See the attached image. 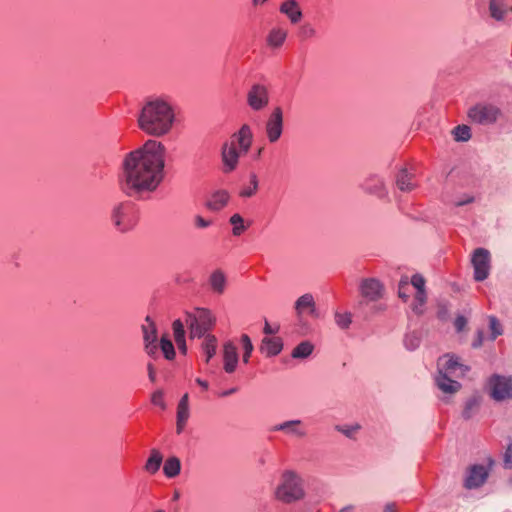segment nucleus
Returning a JSON list of instances; mask_svg holds the SVG:
<instances>
[{
	"instance_id": "f03ea898",
	"label": "nucleus",
	"mask_w": 512,
	"mask_h": 512,
	"mask_svg": "<svg viewBox=\"0 0 512 512\" xmlns=\"http://www.w3.org/2000/svg\"><path fill=\"white\" fill-rule=\"evenodd\" d=\"M175 117L170 102L163 98H153L142 107L138 116V126L150 136L162 137L171 131Z\"/></svg>"
},
{
	"instance_id": "c03bdc74",
	"label": "nucleus",
	"mask_w": 512,
	"mask_h": 512,
	"mask_svg": "<svg viewBox=\"0 0 512 512\" xmlns=\"http://www.w3.org/2000/svg\"><path fill=\"white\" fill-rule=\"evenodd\" d=\"M212 224V221L209 219H205L201 215L194 216V225L198 229L208 228Z\"/></svg>"
},
{
	"instance_id": "79ce46f5",
	"label": "nucleus",
	"mask_w": 512,
	"mask_h": 512,
	"mask_svg": "<svg viewBox=\"0 0 512 512\" xmlns=\"http://www.w3.org/2000/svg\"><path fill=\"white\" fill-rule=\"evenodd\" d=\"M299 35L303 39L313 38L316 35V30L312 25L304 24L300 27Z\"/></svg>"
},
{
	"instance_id": "dca6fc26",
	"label": "nucleus",
	"mask_w": 512,
	"mask_h": 512,
	"mask_svg": "<svg viewBox=\"0 0 512 512\" xmlns=\"http://www.w3.org/2000/svg\"><path fill=\"white\" fill-rule=\"evenodd\" d=\"M190 417V409H189V395L185 393L177 406V416H176V432L177 434H181L184 430L186 423Z\"/></svg>"
},
{
	"instance_id": "c9c22d12",
	"label": "nucleus",
	"mask_w": 512,
	"mask_h": 512,
	"mask_svg": "<svg viewBox=\"0 0 512 512\" xmlns=\"http://www.w3.org/2000/svg\"><path fill=\"white\" fill-rule=\"evenodd\" d=\"M456 141H468L471 138L470 128L466 125H458L453 129Z\"/></svg>"
},
{
	"instance_id": "393cba45",
	"label": "nucleus",
	"mask_w": 512,
	"mask_h": 512,
	"mask_svg": "<svg viewBox=\"0 0 512 512\" xmlns=\"http://www.w3.org/2000/svg\"><path fill=\"white\" fill-rule=\"evenodd\" d=\"M287 34V30L281 27H275L271 29L267 36L268 46L272 48L281 47L287 38Z\"/></svg>"
},
{
	"instance_id": "412c9836",
	"label": "nucleus",
	"mask_w": 512,
	"mask_h": 512,
	"mask_svg": "<svg viewBox=\"0 0 512 512\" xmlns=\"http://www.w3.org/2000/svg\"><path fill=\"white\" fill-rule=\"evenodd\" d=\"M279 10L290 19L292 24L298 23L303 16L296 0H286L281 4Z\"/></svg>"
},
{
	"instance_id": "49530a36",
	"label": "nucleus",
	"mask_w": 512,
	"mask_h": 512,
	"mask_svg": "<svg viewBox=\"0 0 512 512\" xmlns=\"http://www.w3.org/2000/svg\"><path fill=\"white\" fill-rule=\"evenodd\" d=\"M151 401L154 405H157L162 409L166 408V404L163 400V392L161 390H158L152 394Z\"/></svg>"
},
{
	"instance_id": "13d9d810",
	"label": "nucleus",
	"mask_w": 512,
	"mask_h": 512,
	"mask_svg": "<svg viewBox=\"0 0 512 512\" xmlns=\"http://www.w3.org/2000/svg\"><path fill=\"white\" fill-rule=\"evenodd\" d=\"M196 383H197L198 385H200V386H201L203 389H205V390H207V389H208V387H209V386H208V382H207V381H204V380H202V379H200V378H197V379H196Z\"/></svg>"
},
{
	"instance_id": "9b49d317",
	"label": "nucleus",
	"mask_w": 512,
	"mask_h": 512,
	"mask_svg": "<svg viewBox=\"0 0 512 512\" xmlns=\"http://www.w3.org/2000/svg\"><path fill=\"white\" fill-rule=\"evenodd\" d=\"M490 260V252L487 249L477 248L474 251L471 262L476 281H483L489 276Z\"/></svg>"
},
{
	"instance_id": "cd10ccee",
	"label": "nucleus",
	"mask_w": 512,
	"mask_h": 512,
	"mask_svg": "<svg viewBox=\"0 0 512 512\" xmlns=\"http://www.w3.org/2000/svg\"><path fill=\"white\" fill-rule=\"evenodd\" d=\"M181 470V462L177 457L168 458L163 466V472L166 477L174 478L179 475Z\"/></svg>"
},
{
	"instance_id": "20e7f679",
	"label": "nucleus",
	"mask_w": 512,
	"mask_h": 512,
	"mask_svg": "<svg viewBox=\"0 0 512 512\" xmlns=\"http://www.w3.org/2000/svg\"><path fill=\"white\" fill-rule=\"evenodd\" d=\"M253 140V134L249 125L244 124L238 132L231 136L230 141L225 142L221 148V159L224 173L234 171L239 162V157L246 154Z\"/></svg>"
},
{
	"instance_id": "a19ab883",
	"label": "nucleus",
	"mask_w": 512,
	"mask_h": 512,
	"mask_svg": "<svg viewBox=\"0 0 512 512\" xmlns=\"http://www.w3.org/2000/svg\"><path fill=\"white\" fill-rule=\"evenodd\" d=\"M490 329L492 331V340H495L499 335L502 334L500 323L495 316L489 317Z\"/></svg>"
},
{
	"instance_id": "4468645a",
	"label": "nucleus",
	"mask_w": 512,
	"mask_h": 512,
	"mask_svg": "<svg viewBox=\"0 0 512 512\" xmlns=\"http://www.w3.org/2000/svg\"><path fill=\"white\" fill-rule=\"evenodd\" d=\"M360 291L362 297L367 301H377L382 298L384 288L377 279L370 278L362 281Z\"/></svg>"
},
{
	"instance_id": "e2e57ef3",
	"label": "nucleus",
	"mask_w": 512,
	"mask_h": 512,
	"mask_svg": "<svg viewBox=\"0 0 512 512\" xmlns=\"http://www.w3.org/2000/svg\"><path fill=\"white\" fill-rule=\"evenodd\" d=\"M179 497H180V493L178 491H175L174 495H173V500L177 501L179 499Z\"/></svg>"
},
{
	"instance_id": "0e129e2a",
	"label": "nucleus",
	"mask_w": 512,
	"mask_h": 512,
	"mask_svg": "<svg viewBox=\"0 0 512 512\" xmlns=\"http://www.w3.org/2000/svg\"><path fill=\"white\" fill-rule=\"evenodd\" d=\"M155 512H164L163 510L159 509V510H156Z\"/></svg>"
},
{
	"instance_id": "7ed1b4c3",
	"label": "nucleus",
	"mask_w": 512,
	"mask_h": 512,
	"mask_svg": "<svg viewBox=\"0 0 512 512\" xmlns=\"http://www.w3.org/2000/svg\"><path fill=\"white\" fill-rule=\"evenodd\" d=\"M470 368L459 361L453 354H445L437 361V387L445 394H455L461 389V384L453 378H461Z\"/></svg>"
},
{
	"instance_id": "4be33fe9",
	"label": "nucleus",
	"mask_w": 512,
	"mask_h": 512,
	"mask_svg": "<svg viewBox=\"0 0 512 512\" xmlns=\"http://www.w3.org/2000/svg\"><path fill=\"white\" fill-rule=\"evenodd\" d=\"M230 199L229 193L225 190L215 191L206 203V207L211 211H220Z\"/></svg>"
},
{
	"instance_id": "6ab92c4d",
	"label": "nucleus",
	"mask_w": 512,
	"mask_h": 512,
	"mask_svg": "<svg viewBox=\"0 0 512 512\" xmlns=\"http://www.w3.org/2000/svg\"><path fill=\"white\" fill-rule=\"evenodd\" d=\"M283 348V342L279 337H264L260 345V351L266 357L278 355Z\"/></svg>"
},
{
	"instance_id": "1a4fd4ad",
	"label": "nucleus",
	"mask_w": 512,
	"mask_h": 512,
	"mask_svg": "<svg viewBox=\"0 0 512 512\" xmlns=\"http://www.w3.org/2000/svg\"><path fill=\"white\" fill-rule=\"evenodd\" d=\"M469 119L476 124L490 125L497 121L500 110L490 104H476L468 110Z\"/></svg>"
},
{
	"instance_id": "6e6d98bb",
	"label": "nucleus",
	"mask_w": 512,
	"mask_h": 512,
	"mask_svg": "<svg viewBox=\"0 0 512 512\" xmlns=\"http://www.w3.org/2000/svg\"><path fill=\"white\" fill-rule=\"evenodd\" d=\"M263 332L267 335H271L274 334L276 331L270 326V324L267 321H265Z\"/></svg>"
},
{
	"instance_id": "4c0bfd02",
	"label": "nucleus",
	"mask_w": 512,
	"mask_h": 512,
	"mask_svg": "<svg viewBox=\"0 0 512 512\" xmlns=\"http://www.w3.org/2000/svg\"><path fill=\"white\" fill-rule=\"evenodd\" d=\"M351 321L350 313H335V322L341 329H347L351 324Z\"/></svg>"
},
{
	"instance_id": "c85d7f7f",
	"label": "nucleus",
	"mask_w": 512,
	"mask_h": 512,
	"mask_svg": "<svg viewBox=\"0 0 512 512\" xmlns=\"http://www.w3.org/2000/svg\"><path fill=\"white\" fill-rule=\"evenodd\" d=\"M162 460L163 457L161 453L158 450L153 449L150 457L146 461L145 470L150 474H155L159 470Z\"/></svg>"
},
{
	"instance_id": "a878e982",
	"label": "nucleus",
	"mask_w": 512,
	"mask_h": 512,
	"mask_svg": "<svg viewBox=\"0 0 512 512\" xmlns=\"http://www.w3.org/2000/svg\"><path fill=\"white\" fill-rule=\"evenodd\" d=\"M141 329L144 343L157 342V327L150 316H146L145 323L142 325Z\"/></svg>"
},
{
	"instance_id": "603ef678",
	"label": "nucleus",
	"mask_w": 512,
	"mask_h": 512,
	"mask_svg": "<svg viewBox=\"0 0 512 512\" xmlns=\"http://www.w3.org/2000/svg\"><path fill=\"white\" fill-rule=\"evenodd\" d=\"M148 377L151 382L156 381V369L152 363L147 364Z\"/></svg>"
},
{
	"instance_id": "680f3d73",
	"label": "nucleus",
	"mask_w": 512,
	"mask_h": 512,
	"mask_svg": "<svg viewBox=\"0 0 512 512\" xmlns=\"http://www.w3.org/2000/svg\"><path fill=\"white\" fill-rule=\"evenodd\" d=\"M478 336H479V340L477 343L473 344L474 347H479L482 344V332H479Z\"/></svg>"
},
{
	"instance_id": "8fccbe9b",
	"label": "nucleus",
	"mask_w": 512,
	"mask_h": 512,
	"mask_svg": "<svg viewBox=\"0 0 512 512\" xmlns=\"http://www.w3.org/2000/svg\"><path fill=\"white\" fill-rule=\"evenodd\" d=\"M467 325V320L464 316H458L455 319L454 326L458 332H461L464 330V328Z\"/></svg>"
},
{
	"instance_id": "0eeeda50",
	"label": "nucleus",
	"mask_w": 512,
	"mask_h": 512,
	"mask_svg": "<svg viewBox=\"0 0 512 512\" xmlns=\"http://www.w3.org/2000/svg\"><path fill=\"white\" fill-rule=\"evenodd\" d=\"M111 220L120 232L131 230L137 223V211L130 201L116 203L111 209Z\"/></svg>"
},
{
	"instance_id": "9d476101",
	"label": "nucleus",
	"mask_w": 512,
	"mask_h": 512,
	"mask_svg": "<svg viewBox=\"0 0 512 512\" xmlns=\"http://www.w3.org/2000/svg\"><path fill=\"white\" fill-rule=\"evenodd\" d=\"M284 114L280 106H276L271 111L266 123L265 134L269 143H276L283 134Z\"/></svg>"
},
{
	"instance_id": "a211bd4d",
	"label": "nucleus",
	"mask_w": 512,
	"mask_h": 512,
	"mask_svg": "<svg viewBox=\"0 0 512 512\" xmlns=\"http://www.w3.org/2000/svg\"><path fill=\"white\" fill-rule=\"evenodd\" d=\"M223 361L225 372L231 374L236 370L238 363L237 347L231 341H227L223 345Z\"/></svg>"
},
{
	"instance_id": "bb28decb",
	"label": "nucleus",
	"mask_w": 512,
	"mask_h": 512,
	"mask_svg": "<svg viewBox=\"0 0 512 512\" xmlns=\"http://www.w3.org/2000/svg\"><path fill=\"white\" fill-rule=\"evenodd\" d=\"M212 290L217 294H223L226 287V277L220 270L214 271L209 278Z\"/></svg>"
},
{
	"instance_id": "e433bc0d",
	"label": "nucleus",
	"mask_w": 512,
	"mask_h": 512,
	"mask_svg": "<svg viewBox=\"0 0 512 512\" xmlns=\"http://www.w3.org/2000/svg\"><path fill=\"white\" fill-rule=\"evenodd\" d=\"M241 342H242L243 349H244L243 362L248 363L254 347H253L250 337L247 334H242Z\"/></svg>"
},
{
	"instance_id": "a18cd8bd",
	"label": "nucleus",
	"mask_w": 512,
	"mask_h": 512,
	"mask_svg": "<svg viewBox=\"0 0 512 512\" xmlns=\"http://www.w3.org/2000/svg\"><path fill=\"white\" fill-rule=\"evenodd\" d=\"M411 284L416 288L417 291H425V279L421 275H413Z\"/></svg>"
},
{
	"instance_id": "f704fd0d",
	"label": "nucleus",
	"mask_w": 512,
	"mask_h": 512,
	"mask_svg": "<svg viewBox=\"0 0 512 512\" xmlns=\"http://www.w3.org/2000/svg\"><path fill=\"white\" fill-rule=\"evenodd\" d=\"M479 407V400L475 397L467 400L465 407L462 412V416L465 419H470Z\"/></svg>"
},
{
	"instance_id": "5701e85b",
	"label": "nucleus",
	"mask_w": 512,
	"mask_h": 512,
	"mask_svg": "<svg viewBox=\"0 0 512 512\" xmlns=\"http://www.w3.org/2000/svg\"><path fill=\"white\" fill-rule=\"evenodd\" d=\"M509 12H512V8H508L503 0H490L489 13L496 21H504Z\"/></svg>"
},
{
	"instance_id": "39448f33",
	"label": "nucleus",
	"mask_w": 512,
	"mask_h": 512,
	"mask_svg": "<svg viewBox=\"0 0 512 512\" xmlns=\"http://www.w3.org/2000/svg\"><path fill=\"white\" fill-rule=\"evenodd\" d=\"M305 496L303 478L293 470L283 471L275 488L274 497L284 504H292L303 500Z\"/></svg>"
},
{
	"instance_id": "09e8293b",
	"label": "nucleus",
	"mask_w": 512,
	"mask_h": 512,
	"mask_svg": "<svg viewBox=\"0 0 512 512\" xmlns=\"http://www.w3.org/2000/svg\"><path fill=\"white\" fill-rule=\"evenodd\" d=\"M144 350L150 357L155 358L158 350L157 342L144 343Z\"/></svg>"
},
{
	"instance_id": "58836bf2",
	"label": "nucleus",
	"mask_w": 512,
	"mask_h": 512,
	"mask_svg": "<svg viewBox=\"0 0 512 512\" xmlns=\"http://www.w3.org/2000/svg\"><path fill=\"white\" fill-rule=\"evenodd\" d=\"M172 329H173L175 342H177L178 340L185 339L184 325L181 320H179V319L175 320L172 324Z\"/></svg>"
},
{
	"instance_id": "2f4dec72",
	"label": "nucleus",
	"mask_w": 512,
	"mask_h": 512,
	"mask_svg": "<svg viewBox=\"0 0 512 512\" xmlns=\"http://www.w3.org/2000/svg\"><path fill=\"white\" fill-rule=\"evenodd\" d=\"M160 348L164 354V357L167 360H173L175 357V349L172 341L166 336L163 335L160 340Z\"/></svg>"
},
{
	"instance_id": "de8ad7c7",
	"label": "nucleus",
	"mask_w": 512,
	"mask_h": 512,
	"mask_svg": "<svg viewBox=\"0 0 512 512\" xmlns=\"http://www.w3.org/2000/svg\"><path fill=\"white\" fill-rule=\"evenodd\" d=\"M504 465L505 468H512V440H510L507 449L504 454Z\"/></svg>"
},
{
	"instance_id": "864d4df0",
	"label": "nucleus",
	"mask_w": 512,
	"mask_h": 512,
	"mask_svg": "<svg viewBox=\"0 0 512 512\" xmlns=\"http://www.w3.org/2000/svg\"><path fill=\"white\" fill-rule=\"evenodd\" d=\"M474 201V198L472 196H467L465 199L457 201L455 203L456 206H463L469 203H472Z\"/></svg>"
},
{
	"instance_id": "ddd939ff",
	"label": "nucleus",
	"mask_w": 512,
	"mask_h": 512,
	"mask_svg": "<svg viewBox=\"0 0 512 512\" xmlns=\"http://www.w3.org/2000/svg\"><path fill=\"white\" fill-rule=\"evenodd\" d=\"M271 432H283L288 436L303 438L307 435L304 424L300 419L288 420L270 428Z\"/></svg>"
},
{
	"instance_id": "f257e3e1",
	"label": "nucleus",
	"mask_w": 512,
	"mask_h": 512,
	"mask_svg": "<svg viewBox=\"0 0 512 512\" xmlns=\"http://www.w3.org/2000/svg\"><path fill=\"white\" fill-rule=\"evenodd\" d=\"M165 151L161 142L150 139L128 153L122 162L121 190L130 197L155 191L165 176Z\"/></svg>"
},
{
	"instance_id": "3c124183",
	"label": "nucleus",
	"mask_w": 512,
	"mask_h": 512,
	"mask_svg": "<svg viewBox=\"0 0 512 512\" xmlns=\"http://www.w3.org/2000/svg\"><path fill=\"white\" fill-rule=\"evenodd\" d=\"M408 287V282L405 280H401L400 283H399V291H398V295L400 298H402L404 301H406L408 299V295L406 294L405 292V289Z\"/></svg>"
},
{
	"instance_id": "5fc2aeb1",
	"label": "nucleus",
	"mask_w": 512,
	"mask_h": 512,
	"mask_svg": "<svg viewBox=\"0 0 512 512\" xmlns=\"http://www.w3.org/2000/svg\"><path fill=\"white\" fill-rule=\"evenodd\" d=\"M177 346H178V349L183 353V354H186L187 352V346H186V342H185V339L183 340H178L176 342Z\"/></svg>"
},
{
	"instance_id": "37998d69",
	"label": "nucleus",
	"mask_w": 512,
	"mask_h": 512,
	"mask_svg": "<svg viewBox=\"0 0 512 512\" xmlns=\"http://www.w3.org/2000/svg\"><path fill=\"white\" fill-rule=\"evenodd\" d=\"M360 429L359 425L354 426H337V430L345 436L352 438L354 434Z\"/></svg>"
},
{
	"instance_id": "72a5a7b5",
	"label": "nucleus",
	"mask_w": 512,
	"mask_h": 512,
	"mask_svg": "<svg viewBox=\"0 0 512 512\" xmlns=\"http://www.w3.org/2000/svg\"><path fill=\"white\" fill-rule=\"evenodd\" d=\"M229 221L233 225L232 233L234 236H239L245 231L246 227L243 223L244 220L240 214L232 215Z\"/></svg>"
},
{
	"instance_id": "bf43d9fd",
	"label": "nucleus",
	"mask_w": 512,
	"mask_h": 512,
	"mask_svg": "<svg viewBox=\"0 0 512 512\" xmlns=\"http://www.w3.org/2000/svg\"><path fill=\"white\" fill-rule=\"evenodd\" d=\"M236 390H237L236 388H232V389H230V390H227V391L222 392V393L220 394V396H221V397H226V396H228V395H231V394L235 393V392H236Z\"/></svg>"
},
{
	"instance_id": "7c9ffc66",
	"label": "nucleus",
	"mask_w": 512,
	"mask_h": 512,
	"mask_svg": "<svg viewBox=\"0 0 512 512\" xmlns=\"http://www.w3.org/2000/svg\"><path fill=\"white\" fill-rule=\"evenodd\" d=\"M217 347V339L214 335L208 334L205 336L204 342L202 344V349L206 354V362H209L210 359L216 354Z\"/></svg>"
},
{
	"instance_id": "f8f14e48",
	"label": "nucleus",
	"mask_w": 512,
	"mask_h": 512,
	"mask_svg": "<svg viewBox=\"0 0 512 512\" xmlns=\"http://www.w3.org/2000/svg\"><path fill=\"white\" fill-rule=\"evenodd\" d=\"M247 104L253 111H261L269 104V92L263 84H253L247 93Z\"/></svg>"
},
{
	"instance_id": "f3484780",
	"label": "nucleus",
	"mask_w": 512,
	"mask_h": 512,
	"mask_svg": "<svg viewBox=\"0 0 512 512\" xmlns=\"http://www.w3.org/2000/svg\"><path fill=\"white\" fill-rule=\"evenodd\" d=\"M363 189L365 192L375 195L380 199L388 197V191L384 181L377 176L367 178L363 183Z\"/></svg>"
},
{
	"instance_id": "2eb2a0df",
	"label": "nucleus",
	"mask_w": 512,
	"mask_h": 512,
	"mask_svg": "<svg viewBox=\"0 0 512 512\" xmlns=\"http://www.w3.org/2000/svg\"><path fill=\"white\" fill-rule=\"evenodd\" d=\"M487 477L488 471L483 465H474L469 469L464 485L467 489L478 488L484 484Z\"/></svg>"
},
{
	"instance_id": "aec40b11",
	"label": "nucleus",
	"mask_w": 512,
	"mask_h": 512,
	"mask_svg": "<svg viewBox=\"0 0 512 512\" xmlns=\"http://www.w3.org/2000/svg\"><path fill=\"white\" fill-rule=\"evenodd\" d=\"M395 183L397 188L402 192H411L417 187V184L414 182V174L408 172L406 168L398 172Z\"/></svg>"
},
{
	"instance_id": "4d7b16f0",
	"label": "nucleus",
	"mask_w": 512,
	"mask_h": 512,
	"mask_svg": "<svg viewBox=\"0 0 512 512\" xmlns=\"http://www.w3.org/2000/svg\"><path fill=\"white\" fill-rule=\"evenodd\" d=\"M383 512H398L397 510V507L394 503H388L385 507H384V511Z\"/></svg>"
},
{
	"instance_id": "473e14b6",
	"label": "nucleus",
	"mask_w": 512,
	"mask_h": 512,
	"mask_svg": "<svg viewBox=\"0 0 512 512\" xmlns=\"http://www.w3.org/2000/svg\"><path fill=\"white\" fill-rule=\"evenodd\" d=\"M258 190V178L256 174L252 173L250 175V184L247 187H244L240 191L241 197H252Z\"/></svg>"
},
{
	"instance_id": "b1692460",
	"label": "nucleus",
	"mask_w": 512,
	"mask_h": 512,
	"mask_svg": "<svg viewBox=\"0 0 512 512\" xmlns=\"http://www.w3.org/2000/svg\"><path fill=\"white\" fill-rule=\"evenodd\" d=\"M315 301L312 294L306 293L300 296L295 302V310L298 315L303 314L304 312H308L309 314H313L315 312Z\"/></svg>"
},
{
	"instance_id": "423d86ee",
	"label": "nucleus",
	"mask_w": 512,
	"mask_h": 512,
	"mask_svg": "<svg viewBox=\"0 0 512 512\" xmlns=\"http://www.w3.org/2000/svg\"><path fill=\"white\" fill-rule=\"evenodd\" d=\"M216 318L209 309L196 308L195 313L186 314V324L189 327L190 338H201L212 329Z\"/></svg>"
},
{
	"instance_id": "c756f323",
	"label": "nucleus",
	"mask_w": 512,
	"mask_h": 512,
	"mask_svg": "<svg viewBox=\"0 0 512 512\" xmlns=\"http://www.w3.org/2000/svg\"><path fill=\"white\" fill-rule=\"evenodd\" d=\"M314 346L309 341L298 344L292 351L291 356L295 359H305L311 355Z\"/></svg>"
},
{
	"instance_id": "ea45409f",
	"label": "nucleus",
	"mask_w": 512,
	"mask_h": 512,
	"mask_svg": "<svg viewBox=\"0 0 512 512\" xmlns=\"http://www.w3.org/2000/svg\"><path fill=\"white\" fill-rule=\"evenodd\" d=\"M426 302V293L425 291H417L414 297L413 311L420 314L422 310L419 308L423 306Z\"/></svg>"
},
{
	"instance_id": "052dcab7",
	"label": "nucleus",
	"mask_w": 512,
	"mask_h": 512,
	"mask_svg": "<svg viewBox=\"0 0 512 512\" xmlns=\"http://www.w3.org/2000/svg\"><path fill=\"white\" fill-rule=\"evenodd\" d=\"M353 511H354V506L348 505V506H345L342 509H340L338 512H353Z\"/></svg>"
},
{
	"instance_id": "6e6552de",
	"label": "nucleus",
	"mask_w": 512,
	"mask_h": 512,
	"mask_svg": "<svg viewBox=\"0 0 512 512\" xmlns=\"http://www.w3.org/2000/svg\"><path fill=\"white\" fill-rule=\"evenodd\" d=\"M490 397L496 402L512 399V376L493 374L488 380Z\"/></svg>"
}]
</instances>
